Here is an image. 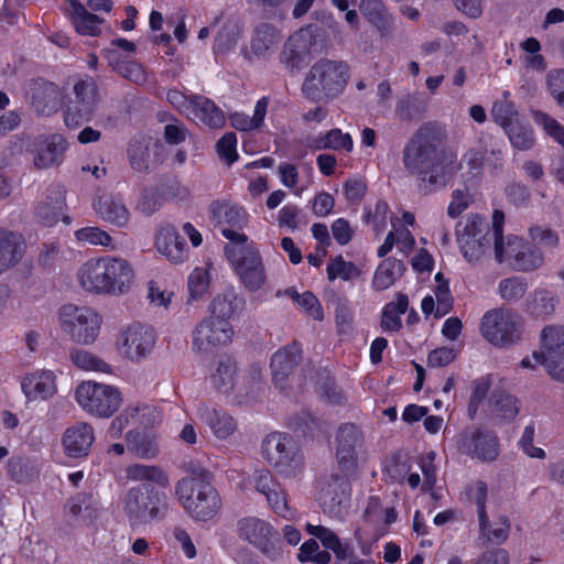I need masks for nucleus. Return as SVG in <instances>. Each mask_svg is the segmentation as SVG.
Masks as SVG:
<instances>
[{
	"label": "nucleus",
	"instance_id": "5701e85b",
	"mask_svg": "<svg viewBox=\"0 0 564 564\" xmlns=\"http://www.w3.org/2000/svg\"><path fill=\"white\" fill-rule=\"evenodd\" d=\"M154 247L161 256L174 264L184 263L189 256L186 242L171 225L160 227L155 236Z\"/></svg>",
	"mask_w": 564,
	"mask_h": 564
},
{
	"label": "nucleus",
	"instance_id": "9b49d317",
	"mask_svg": "<svg viewBox=\"0 0 564 564\" xmlns=\"http://www.w3.org/2000/svg\"><path fill=\"white\" fill-rule=\"evenodd\" d=\"M155 343L156 335L152 327L132 322L118 330L115 346L122 358L139 364L150 357Z\"/></svg>",
	"mask_w": 564,
	"mask_h": 564
},
{
	"label": "nucleus",
	"instance_id": "ddd939ff",
	"mask_svg": "<svg viewBox=\"0 0 564 564\" xmlns=\"http://www.w3.org/2000/svg\"><path fill=\"white\" fill-rule=\"evenodd\" d=\"M235 330L230 322L210 316L202 319L192 332V348L198 352H212L231 343Z\"/></svg>",
	"mask_w": 564,
	"mask_h": 564
},
{
	"label": "nucleus",
	"instance_id": "864d4df0",
	"mask_svg": "<svg viewBox=\"0 0 564 564\" xmlns=\"http://www.w3.org/2000/svg\"><path fill=\"white\" fill-rule=\"evenodd\" d=\"M100 505L98 500L86 494L77 495L69 505L72 514L85 519L97 517Z\"/></svg>",
	"mask_w": 564,
	"mask_h": 564
},
{
	"label": "nucleus",
	"instance_id": "0eeeda50",
	"mask_svg": "<svg viewBox=\"0 0 564 564\" xmlns=\"http://www.w3.org/2000/svg\"><path fill=\"white\" fill-rule=\"evenodd\" d=\"M74 398L84 412L104 419L112 416L122 404V394L116 386L94 380L80 382Z\"/></svg>",
	"mask_w": 564,
	"mask_h": 564
},
{
	"label": "nucleus",
	"instance_id": "6ab92c4d",
	"mask_svg": "<svg viewBox=\"0 0 564 564\" xmlns=\"http://www.w3.org/2000/svg\"><path fill=\"white\" fill-rule=\"evenodd\" d=\"M20 384L28 402L47 401L57 392L56 375L47 369L26 372L22 376Z\"/></svg>",
	"mask_w": 564,
	"mask_h": 564
},
{
	"label": "nucleus",
	"instance_id": "f03ea898",
	"mask_svg": "<svg viewBox=\"0 0 564 564\" xmlns=\"http://www.w3.org/2000/svg\"><path fill=\"white\" fill-rule=\"evenodd\" d=\"M180 505L194 519L207 521L221 508V500L206 473L181 479L175 487Z\"/></svg>",
	"mask_w": 564,
	"mask_h": 564
},
{
	"label": "nucleus",
	"instance_id": "680f3d73",
	"mask_svg": "<svg viewBox=\"0 0 564 564\" xmlns=\"http://www.w3.org/2000/svg\"><path fill=\"white\" fill-rule=\"evenodd\" d=\"M207 422L218 438H227L237 427L235 420L230 415L218 411H214Z\"/></svg>",
	"mask_w": 564,
	"mask_h": 564
},
{
	"label": "nucleus",
	"instance_id": "dca6fc26",
	"mask_svg": "<svg viewBox=\"0 0 564 564\" xmlns=\"http://www.w3.org/2000/svg\"><path fill=\"white\" fill-rule=\"evenodd\" d=\"M106 262V295L119 296L127 294L135 282L133 265L123 258L105 256Z\"/></svg>",
	"mask_w": 564,
	"mask_h": 564
},
{
	"label": "nucleus",
	"instance_id": "c756f323",
	"mask_svg": "<svg viewBox=\"0 0 564 564\" xmlns=\"http://www.w3.org/2000/svg\"><path fill=\"white\" fill-rule=\"evenodd\" d=\"M25 241L21 234L0 229V274L15 267L25 253Z\"/></svg>",
	"mask_w": 564,
	"mask_h": 564
},
{
	"label": "nucleus",
	"instance_id": "c85d7f7f",
	"mask_svg": "<svg viewBox=\"0 0 564 564\" xmlns=\"http://www.w3.org/2000/svg\"><path fill=\"white\" fill-rule=\"evenodd\" d=\"M32 105L39 113L48 116L61 106L63 94L57 85L43 79H36L30 87Z\"/></svg>",
	"mask_w": 564,
	"mask_h": 564
},
{
	"label": "nucleus",
	"instance_id": "7c9ffc66",
	"mask_svg": "<svg viewBox=\"0 0 564 564\" xmlns=\"http://www.w3.org/2000/svg\"><path fill=\"white\" fill-rule=\"evenodd\" d=\"M457 170L458 163L455 156L440 152L436 160H433L426 172H423L419 178L427 184V191L431 192L433 186H444Z\"/></svg>",
	"mask_w": 564,
	"mask_h": 564
},
{
	"label": "nucleus",
	"instance_id": "f704fd0d",
	"mask_svg": "<svg viewBox=\"0 0 564 564\" xmlns=\"http://www.w3.org/2000/svg\"><path fill=\"white\" fill-rule=\"evenodd\" d=\"M72 7V23L77 33L87 36H97L101 32L102 20L86 10L78 0H68Z\"/></svg>",
	"mask_w": 564,
	"mask_h": 564
},
{
	"label": "nucleus",
	"instance_id": "79ce46f5",
	"mask_svg": "<svg viewBox=\"0 0 564 564\" xmlns=\"http://www.w3.org/2000/svg\"><path fill=\"white\" fill-rule=\"evenodd\" d=\"M409 299L399 293L395 301L388 303L382 311L381 328L387 333H397L402 326L401 316L408 311Z\"/></svg>",
	"mask_w": 564,
	"mask_h": 564
},
{
	"label": "nucleus",
	"instance_id": "e2e57ef3",
	"mask_svg": "<svg viewBox=\"0 0 564 564\" xmlns=\"http://www.w3.org/2000/svg\"><path fill=\"white\" fill-rule=\"evenodd\" d=\"M189 297L192 300L200 299L209 288V274L204 268H195L187 281Z\"/></svg>",
	"mask_w": 564,
	"mask_h": 564
},
{
	"label": "nucleus",
	"instance_id": "603ef678",
	"mask_svg": "<svg viewBox=\"0 0 564 564\" xmlns=\"http://www.w3.org/2000/svg\"><path fill=\"white\" fill-rule=\"evenodd\" d=\"M533 121L554 141L564 148V126L546 112L533 111Z\"/></svg>",
	"mask_w": 564,
	"mask_h": 564
},
{
	"label": "nucleus",
	"instance_id": "4c0bfd02",
	"mask_svg": "<svg viewBox=\"0 0 564 564\" xmlns=\"http://www.w3.org/2000/svg\"><path fill=\"white\" fill-rule=\"evenodd\" d=\"M556 304L557 297L553 291L536 289L528 296L525 310L534 317L546 318L555 312Z\"/></svg>",
	"mask_w": 564,
	"mask_h": 564
},
{
	"label": "nucleus",
	"instance_id": "f8f14e48",
	"mask_svg": "<svg viewBox=\"0 0 564 564\" xmlns=\"http://www.w3.org/2000/svg\"><path fill=\"white\" fill-rule=\"evenodd\" d=\"M209 213L215 226L234 246L247 243L248 237L242 229L249 223V214L245 207L225 200L214 202L209 206Z\"/></svg>",
	"mask_w": 564,
	"mask_h": 564
},
{
	"label": "nucleus",
	"instance_id": "cd10ccee",
	"mask_svg": "<svg viewBox=\"0 0 564 564\" xmlns=\"http://www.w3.org/2000/svg\"><path fill=\"white\" fill-rule=\"evenodd\" d=\"M96 214L106 223L117 227H127L130 221V212L121 197L112 194H102L93 203Z\"/></svg>",
	"mask_w": 564,
	"mask_h": 564
},
{
	"label": "nucleus",
	"instance_id": "72a5a7b5",
	"mask_svg": "<svg viewBox=\"0 0 564 564\" xmlns=\"http://www.w3.org/2000/svg\"><path fill=\"white\" fill-rule=\"evenodd\" d=\"M392 230L388 234L384 242L378 249V256H387L395 246L398 251L408 257L414 248L415 239L406 227H401L398 219H391Z\"/></svg>",
	"mask_w": 564,
	"mask_h": 564
},
{
	"label": "nucleus",
	"instance_id": "20e7f679",
	"mask_svg": "<svg viewBox=\"0 0 564 564\" xmlns=\"http://www.w3.org/2000/svg\"><path fill=\"white\" fill-rule=\"evenodd\" d=\"M261 455L282 477L295 478L303 471V455L292 437L285 433L276 431L264 436L261 443Z\"/></svg>",
	"mask_w": 564,
	"mask_h": 564
},
{
	"label": "nucleus",
	"instance_id": "f3484780",
	"mask_svg": "<svg viewBox=\"0 0 564 564\" xmlns=\"http://www.w3.org/2000/svg\"><path fill=\"white\" fill-rule=\"evenodd\" d=\"M441 151L426 134L417 133L404 148L403 163L405 169L417 177L436 160Z\"/></svg>",
	"mask_w": 564,
	"mask_h": 564
},
{
	"label": "nucleus",
	"instance_id": "473e14b6",
	"mask_svg": "<svg viewBox=\"0 0 564 564\" xmlns=\"http://www.w3.org/2000/svg\"><path fill=\"white\" fill-rule=\"evenodd\" d=\"M300 348L293 345L284 347L273 355L271 359L272 379L279 388L283 389V383L300 360Z\"/></svg>",
	"mask_w": 564,
	"mask_h": 564
},
{
	"label": "nucleus",
	"instance_id": "a18cd8bd",
	"mask_svg": "<svg viewBox=\"0 0 564 564\" xmlns=\"http://www.w3.org/2000/svg\"><path fill=\"white\" fill-rule=\"evenodd\" d=\"M65 206V195L62 189H56L46 200L41 203L36 209L40 219L47 226L53 225L63 214Z\"/></svg>",
	"mask_w": 564,
	"mask_h": 564
},
{
	"label": "nucleus",
	"instance_id": "412c9836",
	"mask_svg": "<svg viewBox=\"0 0 564 564\" xmlns=\"http://www.w3.org/2000/svg\"><path fill=\"white\" fill-rule=\"evenodd\" d=\"M95 442L94 427L87 422H77L68 426L62 436V446L70 458L87 457Z\"/></svg>",
	"mask_w": 564,
	"mask_h": 564
},
{
	"label": "nucleus",
	"instance_id": "393cba45",
	"mask_svg": "<svg viewBox=\"0 0 564 564\" xmlns=\"http://www.w3.org/2000/svg\"><path fill=\"white\" fill-rule=\"evenodd\" d=\"M105 257L91 258L82 263L76 271V281L80 289L90 295H106Z\"/></svg>",
	"mask_w": 564,
	"mask_h": 564
},
{
	"label": "nucleus",
	"instance_id": "5fc2aeb1",
	"mask_svg": "<svg viewBox=\"0 0 564 564\" xmlns=\"http://www.w3.org/2000/svg\"><path fill=\"white\" fill-rule=\"evenodd\" d=\"M506 133L508 134L511 144L518 150H529L534 144V134L532 129L520 121L506 130Z\"/></svg>",
	"mask_w": 564,
	"mask_h": 564
},
{
	"label": "nucleus",
	"instance_id": "7ed1b4c3",
	"mask_svg": "<svg viewBox=\"0 0 564 564\" xmlns=\"http://www.w3.org/2000/svg\"><path fill=\"white\" fill-rule=\"evenodd\" d=\"M57 323L61 332L72 343L90 346L99 338L104 318L91 306L68 303L58 308Z\"/></svg>",
	"mask_w": 564,
	"mask_h": 564
},
{
	"label": "nucleus",
	"instance_id": "e433bc0d",
	"mask_svg": "<svg viewBox=\"0 0 564 564\" xmlns=\"http://www.w3.org/2000/svg\"><path fill=\"white\" fill-rule=\"evenodd\" d=\"M310 147L314 150H334L349 153L354 149V141L349 133L335 128L325 133L314 137L310 141Z\"/></svg>",
	"mask_w": 564,
	"mask_h": 564
},
{
	"label": "nucleus",
	"instance_id": "774afa93",
	"mask_svg": "<svg viewBox=\"0 0 564 564\" xmlns=\"http://www.w3.org/2000/svg\"><path fill=\"white\" fill-rule=\"evenodd\" d=\"M280 182L288 188L293 191V194L301 197L305 187H299L300 175L297 167L291 163H281L278 167Z\"/></svg>",
	"mask_w": 564,
	"mask_h": 564
},
{
	"label": "nucleus",
	"instance_id": "3c124183",
	"mask_svg": "<svg viewBox=\"0 0 564 564\" xmlns=\"http://www.w3.org/2000/svg\"><path fill=\"white\" fill-rule=\"evenodd\" d=\"M542 345L552 357L564 359V327H545L542 330Z\"/></svg>",
	"mask_w": 564,
	"mask_h": 564
},
{
	"label": "nucleus",
	"instance_id": "b1692460",
	"mask_svg": "<svg viewBox=\"0 0 564 564\" xmlns=\"http://www.w3.org/2000/svg\"><path fill=\"white\" fill-rule=\"evenodd\" d=\"M503 213L495 210L494 213V246L495 258L499 263L506 262L513 268V261L517 260L520 249L524 247V239L509 235L502 236Z\"/></svg>",
	"mask_w": 564,
	"mask_h": 564
},
{
	"label": "nucleus",
	"instance_id": "69168bd1",
	"mask_svg": "<svg viewBox=\"0 0 564 564\" xmlns=\"http://www.w3.org/2000/svg\"><path fill=\"white\" fill-rule=\"evenodd\" d=\"M240 37V29L237 23L228 22L218 32L214 50L216 53L225 52L235 45Z\"/></svg>",
	"mask_w": 564,
	"mask_h": 564
},
{
	"label": "nucleus",
	"instance_id": "1a4fd4ad",
	"mask_svg": "<svg viewBox=\"0 0 564 564\" xmlns=\"http://www.w3.org/2000/svg\"><path fill=\"white\" fill-rule=\"evenodd\" d=\"M480 334L497 347L514 345L523 335L522 317L510 308L490 310L481 318Z\"/></svg>",
	"mask_w": 564,
	"mask_h": 564
},
{
	"label": "nucleus",
	"instance_id": "a19ab883",
	"mask_svg": "<svg viewBox=\"0 0 564 564\" xmlns=\"http://www.w3.org/2000/svg\"><path fill=\"white\" fill-rule=\"evenodd\" d=\"M69 358L76 368L86 372L111 375L113 371L112 367L105 359L82 348H74L69 354Z\"/></svg>",
	"mask_w": 564,
	"mask_h": 564
},
{
	"label": "nucleus",
	"instance_id": "9d476101",
	"mask_svg": "<svg viewBox=\"0 0 564 564\" xmlns=\"http://www.w3.org/2000/svg\"><path fill=\"white\" fill-rule=\"evenodd\" d=\"M237 536L256 547L271 561L282 555L279 532L267 520L258 517H243L236 524Z\"/></svg>",
	"mask_w": 564,
	"mask_h": 564
},
{
	"label": "nucleus",
	"instance_id": "2eb2a0df",
	"mask_svg": "<svg viewBox=\"0 0 564 564\" xmlns=\"http://www.w3.org/2000/svg\"><path fill=\"white\" fill-rule=\"evenodd\" d=\"M460 453L482 462H491L499 455V443L495 434L479 429H468L457 437Z\"/></svg>",
	"mask_w": 564,
	"mask_h": 564
},
{
	"label": "nucleus",
	"instance_id": "ea45409f",
	"mask_svg": "<svg viewBox=\"0 0 564 564\" xmlns=\"http://www.w3.org/2000/svg\"><path fill=\"white\" fill-rule=\"evenodd\" d=\"M404 263L394 258L384 259L376 269L372 285L377 291L392 286L403 274Z\"/></svg>",
	"mask_w": 564,
	"mask_h": 564
},
{
	"label": "nucleus",
	"instance_id": "37998d69",
	"mask_svg": "<svg viewBox=\"0 0 564 564\" xmlns=\"http://www.w3.org/2000/svg\"><path fill=\"white\" fill-rule=\"evenodd\" d=\"M269 99L262 97L256 104L253 115L250 117L243 112H235L230 116V124L240 131L259 129L264 123Z\"/></svg>",
	"mask_w": 564,
	"mask_h": 564
},
{
	"label": "nucleus",
	"instance_id": "052dcab7",
	"mask_svg": "<svg viewBox=\"0 0 564 564\" xmlns=\"http://www.w3.org/2000/svg\"><path fill=\"white\" fill-rule=\"evenodd\" d=\"M77 241L93 246L110 247L111 236L99 227H84L75 231Z\"/></svg>",
	"mask_w": 564,
	"mask_h": 564
},
{
	"label": "nucleus",
	"instance_id": "bb28decb",
	"mask_svg": "<svg viewBox=\"0 0 564 564\" xmlns=\"http://www.w3.org/2000/svg\"><path fill=\"white\" fill-rule=\"evenodd\" d=\"M67 149V141L61 134H52L36 141L33 159L36 169H50L62 163Z\"/></svg>",
	"mask_w": 564,
	"mask_h": 564
},
{
	"label": "nucleus",
	"instance_id": "423d86ee",
	"mask_svg": "<svg viewBox=\"0 0 564 564\" xmlns=\"http://www.w3.org/2000/svg\"><path fill=\"white\" fill-rule=\"evenodd\" d=\"M456 237L463 258L470 264H477L489 254L494 228H490L485 218L471 215L458 223Z\"/></svg>",
	"mask_w": 564,
	"mask_h": 564
},
{
	"label": "nucleus",
	"instance_id": "09e8293b",
	"mask_svg": "<svg viewBox=\"0 0 564 564\" xmlns=\"http://www.w3.org/2000/svg\"><path fill=\"white\" fill-rule=\"evenodd\" d=\"M285 294L292 297L296 304L313 319L323 321L324 312L318 299L312 292L297 293L294 289H288Z\"/></svg>",
	"mask_w": 564,
	"mask_h": 564
},
{
	"label": "nucleus",
	"instance_id": "bf43d9fd",
	"mask_svg": "<svg viewBox=\"0 0 564 564\" xmlns=\"http://www.w3.org/2000/svg\"><path fill=\"white\" fill-rule=\"evenodd\" d=\"M491 412L496 416L511 420L519 412L518 399L507 393H499L494 398Z\"/></svg>",
	"mask_w": 564,
	"mask_h": 564
},
{
	"label": "nucleus",
	"instance_id": "de8ad7c7",
	"mask_svg": "<svg viewBox=\"0 0 564 564\" xmlns=\"http://www.w3.org/2000/svg\"><path fill=\"white\" fill-rule=\"evenodd\" d=\"M174 291L170 289L164 282L158 280H151L147 288V299L151 306L166 312L170 310L173 299Z\"/></svg>",
	"mask_w": 564,
	"mask_h": 564
},
{
	"label": "nucleus",
	"instance_id": "a878e982",
	"mask_svg": "<svg viewBox=\"0 0 564 564\" xmlns=\"http://www.w3.org/2000/svg\"><path fill=\"white\" fill-rule=\"evenodd\" d=\"M306 531L317 538L327 550L333 551L337 560H348L346 564H372L358 557H351L354 552L351 544L348 541L340 540L330 529L323 525L307 524Z\"/></svg>",
	"mask_w": 564,
	"mask_h": 564
},
{
	"label": "nucleus",
	"instance_id": "338daca9",
	"mask_svg": "<svg viewBox=\"0 0 564 564\" xmlns=\"http://www.w3.org/2000/svg\"><path fill=\"white\" fill-rule=\"evenodd\" d=\"M216 151L220 160L231 165L238 159L237 137L234 132L225 133L216 144Z\"/></svg>",
	"mask_w": 564,
	"mask_h": 564
},
{
	"label": "nucleus",
	"instance_id": "2f4dec72",
	"mask_svg": "<svg viewBox=\"0 0 564 564\" xmlns=\"http://www.w3.org/2000/svg\"><path fill=\"white\" fill-rule=\"evenodd\" d=\"M245 301L234 288H228L214 296L209 305V316L215 319H230L243 308Z\"/></svg>",
	"mask_w": 564,
	"mask_h": 564
},
{
	"label": "nucleus",
	"instance_id": "8fccbe9b",
	"mask_svg": "<svg viewBox=\"0 0 564 564\" xmlns=\"http://www.w3.org/2000/svg\"><path fill=\"white\" fill-rule=\"evenodd\" d=\"M327 278L329 281L340 279L343 281H349L359 276L360 271L350 261H346L341 256H338L329 261L326 268Z\"/></svg>",
	"mask_w": 564,
	"mask_h": 564
},
{
	"label": "nucleus",
	"instance_id": "4d7b16f0",
	"mask_svg": "<svg viewBox=\"0 0 564 564\" xmlns=\"http://www.w3.org/2000/svg\"><path fill=\"white\" fill-rule=\"evenodd\" d=\"M481 534L490 542L500 544L503 543L509 535L510 524L506 517H501L497 523L490 524L488 516L486 514V522L484 525L479 522Z\"/></svg>",
	"mask_w": 564,
	"mask_h": 564
},
{
	"label": "nucleus",
	"instance_id": "6e6d98bb",
	"mask_svg": "<svg viewBox=\"0 0 564 564\" xmlns=\"http://www.w3.org/2000/svg\"><path fill=\"white\" fill-rule=\"evenodd\" d=\"M543 263L542 253L528 245L524 240V247L520 249L519 256L513 261V269L518 271H531L541 267Z\"/></svg>",
	"mask_w": 564,
	"mask_h": 564
},
{
	"label": "nucleus",
	"instance_id": "39448f33",
	"mask_svg": "<svg viewBox=\"0 0 564 564\" xmlns=\"http://www.w3.org/2000/svg\"><path fill=\"white\" fill-rule=\"evenodd\" d=\"M348 72V65L341 61L321 59L311 67L303 93L312 99L336 97L346 87Z\"/></svg>",
	"mask_w": 564,
	"mask_h": 564
},
{
	"label": "nucleus",
	"instance_id": "4be33fe9",
	"mask_svg": "<svg viewBox=\"0 0 564 564\" xmlns=\"http://www.w3.org/2000/svg\"><path fill=\"white\" fill-rule=\"evenodd\" d=\"M336 457L340 468L349 473L357 466V449L361 445V433L354 424H344L337 433Z\"/></svg>",
	"mask_w": 564,
	"mask_h": 564
},
{
	"label": "nucleus",
	"instance_id": "c9c22d12",
	"mask_svg": "<svg viewBox=\"0 0 564 564\" xmlns=\"http://www.w3.org/2000/svg\"><path fill=\"white\" fill-rule=\"evenodd\" d=\"M188 117L212 128H220L225 123V117L218 107L212 100L202 96L193 97Z\"/></svg>",
	"mask_w": 564,
	"mask_h": 564
},
{
	"label": "nucleus",
	"instance_id": "49530a36",
	"mask_svg": "<svg viewBox=\"0 0 564 564\" xmlns=\"http://www.w3.org/2000/svg\"><path fill=\"white\" fill-rule=\"evenodd\" d=\"M509 98L510 93L505 90L502 99L495 101L491 108V116L495 122L501 126L505 131L519 121L518 111Z\"/></svg>",
	"mask_w": 564,
	"mask_h": 564
},
{
	"label": "nucleus",
	"instance_id": "4468645a",
	"mask_svg": "<svg viewBox=\"0 0 564 564\" xmlns=\"http://www.w3.org/2000/svg\"><path fill=\"white\" fill-rule=\"evenodd\" d=\"M75 99L64 112L65 124L75 129L89 121L98 104L97 88L91 78L78 80L74 85Z\"/></svg>",
	"mask_w": 564,
	"mask_h": 564
},
{
	"label": "nucleus",
	"instance_id": "58836bf2",
	"mask_svg": "<svg viewBox=\"0 0 564 564\" xmlns=\"http://www.w3.org/2000/svg\"><path fill=\"white\" fill-rule=\"evenodd\" d=\"M359 9L362 15L382 34L390 32L393 19L388 13L382 0H360Z\"/></svg>",
	"mask_w": 564,
	"mask_h": 564
},
{
	"label": "nucleus",
	"instance_id": "a211bd4d",
	"mask_svg": "<svg viewBox=\"0 0 564 564\" xmlns=\"http://www.w3.org/2000/svg\"><path fill=\"white\" fill-rule=\"evenodd\" d=\"M254 489L263 495L269 507L279 516L291 519L294 512L288 505L286 495L271 471L265 468L257 469L252 476Z\"/></svg>",
	"mask_w": 564,
	"mask_h": 564
},
{
	"label": "nucleus",
	"instance_id": "13d9d810",
	"mask_svg": "<svg viewBox=\"0 0 564 564\" xmlns=\"http://www.w3.org/2000/svg\"><path fill=\"white\" fill-rule=\"evenodd\" d=\"M299 560L301 562H313L316 564H329L332 555L326 550H321L314 539L305 541L300 549Z\"/></svg>",
	"mask_w": 564,
	"mask_h": 564
},
{
	"label": "nucleus",
	"instance_id": "aec40b11",
	"mask_svg": "<svg viewBox=\"0 0 564 564\" xmlns=\"http://www.w3.org/2000/svg\"><path fill=\"white\" fill-rule=\"evenodd\" d=\"M315 37L310 28L300 29L284 44L281 62L291 70L300 69L312 53Z\"/></svg>",
	"mask_w": 564,
	"mask_h": 564
},
{
	"label": "nucleus",
	"instance_id": "6e6552de",
	"mask_svg": "<svg viewBox=\"0 0 564 564\" xmlns=\"http://www.w3.org/2000/svg\"><path fill=\"white\" fill-rule=\"evenodd\" d=\"M225 253L240 284L248 292L256 293L265 286V268L253 245L227 246Z\"/></svg>",
	"mask_w": 564,
	"mask_h": 564
},
{
	"label": "nucleus",
	"instance_id": "f257e3e1",
	"mask_svg": "<svg viewBox=\"0 0 564 564\" xmlns=\"http://www.w3.org/2000/svg\"><path fill=\"white\" fill-rule=\"evenodd\" d=\"M127 477L132 481H148L158 487L131 488L122 500V509L132 524L163 520L170 510L169 496L164 489L170 485L163 469L152 465L134 464L127 468Z\"/></svg>",
	"mask_w": 564,
	"mask_h": 564
},
{
	"label": "nucleus",
	"instance_id": "c03bdc74",
	"mask_svg": "<svg viewBox=\"0 0 564 564\" xmlns=\"http://www.w3.org/2000/svg\"><path fill=\"white\" fill-rule=\"evenodd\" d=\"M281 40L280 32L270 24H260L251 40V51L257 56H263L265 53L274 47Z\"/></svg>",
	"mask_w": 564,
	"mask_h": 564
},
{
	"label": "nucleus",
	"instance_id": "0e129e2a",
	"mask_svg": "<svg viewBox=\"0 0 564 564\" xmlns=\"http://www.w3.org/2000/svg\"><path fill=\"white\" fill-rule=\"evenodd\" d=\"M545 84L554 101L564 108V68H555L547 72Z\"/></svg>",
	"mask_w": 564,
	"mask_h": 564
}]
</instances>
